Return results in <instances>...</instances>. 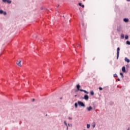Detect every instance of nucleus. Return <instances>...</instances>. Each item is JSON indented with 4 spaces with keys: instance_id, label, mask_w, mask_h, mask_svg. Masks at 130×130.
I'll list each match as a JSON object with an SVG mask.
<instances>
[{
    "instance_id": "1",
    "label": "nucleus",
    "mask_w": 130,
    "mask_h": 130,
    "mask_svg": "<svg viewBox=\"0 0 130 130\" xmlns=\"http://www.w3.org/2000/svg\"><path fill=\"white\" fill-rule=\"evenodd\" d=\"M78 105H79V106H81V107H85L86 106V105H85V104H84V103L82 101H78Z\"/></svg>"
},
{
    "instance_id": "2",
    "label": "nucleus",
    "mask_w": 130,
    "mask_h": 130,
    "mask_svg": "<svg viewBox=\"0 0 130 130\" xmlns=\"http://www.w3.org/2000/svg\"><path fill=\"white\" fill-rule=\"evenodd\" d=\"M119 50H120V48L118 47L117 49V59H118L119 57Z\"/></svg>"
},
{
    "instance_id": "3",
    "label": "nucleus",
    "mask_w": 130,
    "mask_h": 130,
    "mask_svg": "<svg viewBox=\"0 0 130 130\" xmlns=\"http://www.w3.org/2000/svg\"><path fill=\"white\" fill-rule=\"evenodd\" d=\"M82 99H84V100H89V95L85 94L84 95V97L82 98Z\"/></svg>"
},
{
    "instance_id": "4",
    "label": "nucleus",
    "mask_w": 130,
    "mask_h": 130,
    "mask_svg": "<svg viewBox=\"0 0 130 130\" xmlns=\"http://www.w3.org/2000/svg\"><path fill=\"white\" fill-rule=\"evenodd\" d=\"M76 88H77L78 91H81V90H82V89H80V88H81V86L80 85V84H77L76 85Z\"/></svg>"
},
{
    "instance_id": "5",
    "label": "nucleus",
    "mask_w": 130,
    "mask_h": 130,
    "mask_svg": "<svg viewBox=\"0 0 130 130\" xmlns=\"http://www.w3.org/2000/svg\"><path fill=\"white\" fill-rule=\"evenodd\" d=\"M87 109L88 111H91V110H92V109H93V108L91 106H89V107L87 108Z\"/></svg>"
},
{
    "instance_id": "6",
    "label": "nucleus",
    "mask_w": 130,
    "mask_h": 130,
    "mask_svg": "<svg viewBox=\"0 0 130 130\" xmlns=\"http://www.w3.org/2000/svg\"><path fill=\"white\" fill-rule=\"evenodd\" d=\"M80 91L81 92H84L85 93V94H89V92H88L86 90H84V89L80 90Z\"/></svg>"
},
{
    "instance_id": "7",
    "label": "nucleus",
    "mask_w": 130,
    "mask_h": 130,
    "mask_svg": "<svg viewBox=\"0 0 130 130\" xmlns=\"http://www.w3.org/2000/svg\"><path fill=\"white\" fill-rule=\"evenodd\" d=\"M16 63L17 66H19V67H22V65H21V60H20L19 61H17Z\"/></svg>"
},
{
    "instance_id": "8",
    "label": "nucleus",
    "mask_w": 130,
    "mask_h": 130,
    "mask_svg": "<svg viewBox=\"0 0 130 130\" xmlns=\"http://www.w3.org/2000/svg\"><path fill=\"white\" fill-rule=\"evenodd\" d=\"M124 60L126 62H129V61H130L129 59L128 58H127V57H125Z\"/></svg>"
},
{
    "instance_id": "9",
    "label": "nucleus",
    "mask_w": 130,
    "mask_h": 130,
    "mask_svg": "<svg viewBox=\"0 0 130 130\" xmlns=\"http://www.w3.org/2000/svg\"><path fill=\"white\" fill-rule=\"evenodd\" d=\"M122 72H123V73H125V67H123L122 68Z\"/></svg>"
},
{
    "instance_id": "10",
    "label": "nucleus",
    "mask_w": 130,
    "mask_h": 130,
    "mask_svg": "<svg viewBox=\"0 0 130 130\" xmlns=\"http://www.w3.org/2000/svg\"><path fill=\"white\" fill-rule=\"evenodd\" d=\"M123 21L125 23H127V22H128V18H124L123 19Z\"/></svg>"
},
{
    "instance_id": "11",
    "label": "nucleus",
    "mask_w": 130,
    "mask_h": 130,
    "mask_svg": "<svg viewBox=\"0 0 130 130\" xmlns=\"http://www.w3.org/2000/svg\"><path fill=\"white\" fill-rule=\"evenodd\" d=\"M79 6H80V7H82V8H85V6L82 5L81 3H79Z\"/></svg>"
},
{
    "instance_id": "12",
    "label": "nucleus",
    "mask_w": 130,
    "mask_h": 130,
    "mask_svg": "<svg viewBox=\"0 0 130 130\" xmlns=\"http://www.w3.org/2000/svg\"><path fill=\"white\" fill-rule=\"evenodd\" d=\"M90 95H91V96L94 95V91H93V90H91V91L90 92Z\"/></svg>"
},
{
    "instance_id": "13",
    "label": "nucleus",
    "mask_w": 130,
    "mask_h": 130,
    "mask_svg": "<svg viewBox=\"0 0 130 130\" xmlns=\"http://www.w3.org/2000/svg\"><path fill=\"white\" fill-rule=\"evenodd\" d=\"M8 4H12V1L11 0H7V2Z\"/></svg>"
},
{
    "instance_id": "14",
    "label": "nucleus",
    "mask_w": 130,
    "mask_h": 130,
    "mask_svg": "<svg viewBox=\"0 0 130 130\" xmlns=\"http://www.w3.org/2000/svg\"><path fill=\"white\" fill-rule=\"evenodd\" d=\"M78 103H75V108H78Z\"/></svg>"
},
{
    "instance_id": "15",
    "label": "nucleus",
    "mask_w": 130,
    "mask_h": 130,
    "mask_svg": "<svg viewBox=\"0 0 130 130\" xmlns=\"http://www.w3.org/2000/svg\"><path fill=\"white\" fill-rule=\"evenodd\" d=\"M125 39L126 40H127V39H128V36L125 35Z\"/></svg>"
},
{
    "instance_id": "16",
    "label": "nucleus",
    "mask_w": 130,
    "mask_h": 130,
    "mask_svg": "<svg viewBox=\"0 0 130 130\" xmlns=\"http://www.w3.org/2000/svg\"><path fill=\"white\" fill-rule=\"evenodd\" d=\"M126 44H127V45H130V42H129V41H127L126 42Z\"/></svg>"
},
{
    "instance_id": "17",
    "label": "nucleus",
    "mask_w": 130,
    "mask_h": 130,
    "mask_svg": "<svg viewBox=\"0 0 130 130\" xmlns=\"http://www.w3.org/2000/svg\"><path fill=\"white\" fill-rule=\"evenodd\" d=\"M4 13V11L3 10H0V14L1 15H2V14H3Z\"/></svg>"
},
{
    "instance_id": "18",
    "label": "nucleus",
    "mask_w": 130,
    "mask_h": 130,
    "mask_svg": "<svg viewBox=\"0 0 130 130\" xmlns=\"http://www.w3.org/2000/svg\"><path fill=\"white\" fill-rule=\"evenodd\" d=\"M121 38H122V39H123V38H124V35H123V34H121Z\"/></svg>"
},
{
    "instance_id": "19",
    "label": "nucleus",
    "mask_w": 130,
    "mask_h": 130,
    "mask_svg": "<svg viewBox=\"0 0 130 130\" xmlns=\"http://www.w3.org/2000/svg\"><path fill=\"white\" fill-rule=\"evenodd\" d=\"M120 75L121 76V78H123V74L122 73H120Z\"/></svg>"
},
{
    "instance_id": "20",
    "label": "nucleus",
    "mask_w": 130,
    "mask_h": 130,
    "mask_svg": "<svg viewBox=\"0 0 130 130\" xmlns=\"http://www.w3.org/2000/svg\"><path fill=\"white\" fill-rule=\"evenodd\" d=\"M114 78H117V74H114Z\"/></svg>"
},
{
    "instance_id": "21",
    "label": "nucleus",
    "mask_w": 130,
    "mask_h": 130,
    "mask_svg": "<svg viewBox=\"0 0 130 130\" xmlns=\"http://www.w3.org/2000/svg\"><path fill=\"white\" fill-rule=\"evenodd\" d=\"M64 124H65V125H66V126H68V123H67V121H64Z\"/></svg>"
},
{
    "instance_id": "22",
    "label": "nucleus",
    "mask_w": 130,
    "mask_h": 130,
    "mask_svg": "<svg viewBox=\"0 0 130 130\" xmlns=\"http://www.w3.org/2000/svg\"><path fill=\"white\" fill-rule=\"evenodd\" d=\"M87 128H90V124H87Z\"/></svg>"
},
{
    "instance_id": "23",
    "label": "nucleus",
    "mask_w": 130,
    "mask_h": 130,
    "mask_svg": "<svg viewBox=\"0 0 130 130\" xmlns=\"http://www.w3.org/2000/svg\"><path fill=\"white\" fill-rule=\"evenodd\" d=\"M3 14H4V15H5V16H6V15H7V12H6V11H3Z\"/></svg>"
},
{
    "instance_id": "24",
    "label": "nucleus",
    "mask_w": 130,
    "mask_h": 130,
    "mask_svg": "<svg viewBox=\"0 0 130 130\" xmlns=\"http://www.w3.org/2000/svg\"><path fill=\"white\" fill-rule=\"evenodd\" d=\"M99 89L100 91H102V90H103V88L102 87H99Z\"/></svg>"
},
{
    "instance_id": "25",
    "label": "nucleus",
    "mask_w": 130,
    "mask_h": 130,
    "mask_svg": "<svg viewBox=\"0 0 130 130\" xmlns=\"http://www.w3.org/2000/svg\"><path fill=\"white\" fill-rule=\"evenodd\" d=\"M117 31H118V32L120 31V28H117Z\"/></svg>"
},
{
    "instance_id": "26",
    "label": "nucleus",
    "mask_w": 130,
    "mask_h": 130,
    "mask_svg": "<svg viewBox=\"0 0 130 130\" xmlns=\"http://www.w3.org/2000/svg\"><path fill=\"white\" fill-rule=\"evenodd\" d=\"M3 3H7V0H2Z\"/></svg>"
},
{
    "instance_id": "27",
    "label": "nucleus",
    "mask_w": 130,
    "mask_h": 130,
    "mask_svg": "<svg viewBox=\"0 0 130 130\" xmlns=\"http://www.w3.org/2000/svg\"><path fill=\"white\" fill-rule=\"evenodd\" d=\"M68 118H69V120H72V119H73V118H72V117H69Z\"/></svg>"
},
{
    "instance_id": "28",
    "label": "nucleus",
    "mask_w": 130,
    "mask_h": 130,
    "mask_svg": "<svg viewBox=\"0 0 130 130\" xmlns=\"http://www.w3.org/2000/svg\"><path fill=\"white\" fill-rule=\"evenodd\" d=\"M34 37H35V38H37V36L35 35V36H34Z\"/></svg>"
},
{
    "instance_id": "29",
    "label": "nucleus",
    "mask_w": 130,
    "mask_h": 130,
    "mask_svg": "<svg viewBox=\"0 0 130 130\" xmlns=\"http://www.w3.org/2000/svg\"><path fill=\"white\" fill-rule=\"evenodd\" d=\"M32 102H34V101H35V99H33L32 100Z\"/></svg>"
},
{
    "instance_id": "30",
    "label": "nucleus",
    "mask_w": 130,
    "mask_h": 130,
    "mask_svg": "<svg viewBox=\"0 0 130 130\" xmlns=\"http://www.w3.org/2000/svg\"><path fill=\"white\" fill-rule=\"evenodd\" d=\"M117 80H118V81L119 82L120 81V79L119 78H118Z\"/></svg>"
},
{
    "instance_id": "31",
    "label": "nucleus",
    "mask_w": 130,
    "mask_h": 130,
    "mask_svg": "<svg viewBox=\"0 0 130 130\" xmlns=\"http://www.w3.org/2000/svg\"><path fill=\"white\" fill-rule=\"evenodd\" d=\"M92 127L94 128V127H95V124L92 125Z\"/></svg>"
},
{
    "instance_id": "32",
    "label": "nucleus",
    "mask_w": 130,
    "mask_h": 130,
    "mask_svg": "<svg viewBox=\"0 0 130 130\" xmlns=\"http://www.w3.org/2000/svg\"><path fill=\"white\" fill-rule=\"evenodd\" d=\"M67 129H69V127L68 126H67Z\"/></svg>"
},
{
    "instance_id": "33",
    "label": "nucleus",
    "mask_w": 130,
    "mask_h": 130,
    "mask_svg": "<svg viewBox=\"0 0 130 130\" xmlns=\"http://www.w3.org/2000/svg\"><path fill=\"white\" fill-rule=\"evenodd\" d=\"M130 129V127H128L127 130H129Z\"/></svg>"
},
{
    "instance_id": "34",
    "label": "nucleus",
    "mask_w": 130,
    "mask_h": 130,
    "mask_svg": "<svg viewBox=\"0 0 130 130\" xmlns=\"http://www.w3.org/2000/svg\"><path fill=\"white\" fill-rule=\"evenodd\" d=\"M78 47H79V46H80V45H77Z\"/></svg>"
},
{
    "instance_id": "35",
    "label": "nucleus",
    "mask_w": 130,
    "mask_h": 130,
    "mask_svg": "<svg viewBox=\"0 0 130 130\" xmlns=\"http://www.w3.org/2000/svg\"><path fill=\"white\" fill-rule=\"evenodd\" d=\"M69 126H70V123L68 124Z\"/></svg>"
},
{
    "instance_id": "36",
    "label": "nucleus",
    "mask_w": 130,
    "mask_h": 130,
    "mask_svg": "<svg viewBox=\"0 0 130 130\" xmlns=\"http://www.w3.org/2000/svg\"><path fill=\"white\" fill-rule=\"evenodd\" d=\"M75 97H77V95H75Z\"/></svg>"
},
{
    "instance_id": "37",
    "label": "nucleus",
    "mask_w": 130,
    "mask_h": 130,
    "mask_svg": "<svg viewBox=\"0 0 130 130\" xmlns=\"http://www.w3.org/2000/svg\"><path fill=\"white\" fill-rule=\"evenodd\" d=\"M60 99H62V98H60Z\"/></svg>"
},
{
    "instance_id": "38",
    "label": "nucleus",
    "mask_w": 130,
    "mask_h": 130,
    "mask_svg": "<svg viewBox=\"0 0 130 130\" xmlns=\"http://www.w3.org/2000/svg\"><path fill=\"white\" fill-rule=\"evenodd\" d=\"M84 130H86V129H84Z\"/></svg>"
},
{
    "instance_id": "39",
    "label": "nucleus",
    "mask_w": 130,
    "mask_h": 130,
    "mask_svg": "<svg viewBox=\"0 0 130 130\" xmlns=\"http://www.w3.org/2000/svg\"><path fill=\"white\" fill-rule=\"evenodd\" d=\"M128 1H130V0H128Z\"/></svg>"
}]
</instances>
